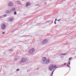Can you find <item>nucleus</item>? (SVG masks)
<instances>
[{
  "label": "nucleus",
  "mask_w": 76,
  "mask_h": 76,
  "mask_svg": "<svg viewBox=\"0 0 76 76\" xmlns=\"http://www.w3.org/2000/svg\"><path fill=\"white\" fill-rule=\"evenodd\" d=\"M35 51V50L34 49V48H32L31 49L29 50L28 53L30 54H32Z\"/></svg>",
  "instance_id": "f257e3e1"
},
{
  "label": "nucleus",
  "mask_w": 76,
  "mask_h": 76,
  "mask_svg": "<svg viewBox=\"0 0 76 76\" xmlns=\"http://www.w3.org/2000/svg\"><path fill=\"white\" fill-rule=\"evenodd\" d=\"M47 60V58H46V57H43V59L42 61V63L43 64H45V61H46V60Z\"/></svg>",
  "instance_id": "f03ea898"
},
{
  "label": "nucleus",
  "mask_w": 76,
  "mask_h": 76,
  "mask_svg": "<svg viewBox=\"0 0 76 76\" xmlns=\"http://www.w3.org/2000/svg\"><path fill=\"white\" fill-rule=\"evenodd\" d=\"M48 42V40L47 39H45L44 40H43L42 41V44L43 45H44V44H45L47 43Z\"/></svg>",
  "instance_id": "7ed1b4c3"
},
{
  "label": "nucleus",
  "mask_w": 76,
  "mask_h": 76,
  "mask_svg": "<svg viewBox=\"0 0 76 76\" xmlns=\"http://www.w3.org/2000/svg\"><path fill=\"white\" fill-rule=\"evenodd\" d=\"M1 28L2 29H5V28H6V25H5L4 24H3L1 25Z\"/></svg>",
  "instance_id": "20e7f679"
},
{
  "label": "nucleus",
  "mask_w": 76,
  "mask_h": 76,
  "mask_svg": "<svg viewBox=\"0 0 76 76\" xmlns=\"http://www.w3.org/2000/svg\"><path fill=\"white\" fill-rule=\"evenodd\" d=\"M26 61H27V59L25 58H23L21 59V61L22 63H24V62H25Z\"/></svg>",
  "instance_id": "39448f33"
},
{
  "label": "nucleus",
  "mask_w": 76,
  "mask_h": 76,
  "mask_svg": "<svg viewBox=\"0 0 76 76\" xmlns=\"http://www.w3.org/2000/svg\"><path fill=\"white\" fill-rule=\"evenodd\" d=\"M53 65L51 64L49 66V69L51 71V70H53Z\"/></svg>",
  "instance_id": "423d86ee"
},
{
  "label": "nucleus",
  "mask_w": 76,
  "mask_h": 76,
  "mask_svg": "<svg viewBox=\"0 0 76 76\" xmlns=\"http://www.w3.org/2000/svg\"><path fill=\"white\" fill-rule=\"evenodd\" d=\"M13 3H12V2H10L8 3L9 6H11V7H12V6H13Z\"/></svg>",
  "instance_id": "0eeeda50"
},
{
  "label": "nucleus",
  "mask_w": 76,
  "mask_h": 76,
  "mask_svg": "<svg viewBox=\"0 0 76 76\" xmlns=\"http://www.w3.org/2000/svg\"><path fill=\"white\" fill-rule=\"evenodd\" d=\"M50 62V59H48L47 60H46V61L45 62V64H48Z\"/></svg>",
  "instance_id": "6e6552de"
},
{
  "label": "nucleus",
  "mask_w": 76,
  "mask_h": 76,
  "mask_svg": "<svg viewBox=\"0 0 76 76\" xmlns=\"http://www.w3.org/2000/svg\"><path fill=\"white\" fill-rule=\"evenodd\" d=\"M12 12V10H10L9 11L7 10L6 11V13H10V12Z\"/></svg>",
  "instance_id": "1a4fd4ad"
},
{
  "label": "nucleus",
  "mask_w": 76,
  "mask_h": 76,
  "mask_svg": "<svg viewBox=\"0 0 76 76\" xmlns=\"http://www.w3.org/2000/svg\"><path fill=\"white\" fill-rule=\"evenodd\" d=\"M9 20L10 22H12V21H13V18H10L9 19Z\"/></svg>",
  "instance_id": "9d476101"
},
{
  "label": "nucleus",
  "mask_w": 76,
  "mask_h": 76,
  "mask_svg": "<svg viewBox=\"0 0 76 76\" xmlns=\"http://www.w3.org/2000/svg\"><path fill=\"white\" fill-rule=\"evenodd\" d=\"M30 4L29 3V2H28V3H27V4H26V6H30Z\"/></svg>",
  "instance_id": "9b49d317"
},
{
  "label": "nucleus",
  "mask_w": 76,
  "mask_h": 76,
  "mask_svg": "<svg viewBox=\"0 0 76 76\" xmlns=\"http://www.w3.org/2000/svg\"><path fill=\"white\" fill-rule=\"evenodd\" d=\"M17 4H19V5H20L21 3H20V2L19 1H17Z\"/></svg>",
  "instance_id": "f8f14e48"
},
{
  "label": "nucleus",
  "mask_w": 76,
  "mask_h": 76,
  "mask_svg": "<svg viewBox=\"0 0 76 76\" xmlns=\"http://www.w3.org/2000/svg\"><path fill=\"white\" fill-rule=\"evenodd\" d=\"M67 53H62L61 54V55H64V56H66V55H67Z\"/></svg>",
  "instance_id": "ddd939ff"
},
{
  "label": "nucleus",
  "mask_w": 76,
  "mask_h": 76,
  "mask_svg": "<svg viewBox=\"0 0 76 76\" xmlns=\"http://www.w3.org/2000/svg\"><path fill=\"white\" fill-rule=\"evenodd\" d=\"M12 11H15V10H16V9H15V7H13V8H12Z\"/></svg>",
  "instance_id": "4468645a"
},
{
  "label": "nucleus",
  "mask_w": 76,
  "mask_h": 76,
  "mask_svg": "<svg viewBox=\"0 0 76 76\" xmlns=\"http://www.w3.org/2000/svg\"><path fill=\"white\" fill-rule=\"evenodd\" d=\"M57 66L56 65H54V66H53V68L56 69V68H57Z\"/></svg>",
  "instance_id": "2eb2a0df"
},
{
  "label": "nucleus",
  "mask_w": 76,
  "mask_h": 76,
  "mask_svg": "<svg viewBox=\"0 0 76 76\" xmlns=\"http://www.w3.org/2000/svg\"><path fill=\"white\" fill-rule=\"evenodd\" d=\"M3 18V15L0 16V19H1V18Z\"/></svg>",
  "instance_id": "dca6fc26"
},
{
  "label": "nucleus",
  "mask_w": 76,
  "mask_h": 76,
  "mask_svg": "<svg viewBox=\"0 0 76 76\" xmlns=\"http://www.w3.org/2000/svg\"><path fill=\"white\" fill-rule=\"evenodd\" d=\"M14 15H16V14H17V13H16V12L15 11L14 12Z\"/></svg>",
  "instance_id": "f3484780"
},
{
  "label": "nucleus",
  "mask_w": 76,
  "mask_h": 76,
  "mask_svg": "<svg viewBox=\"0 0 76 76\" xmlns=\"http://www.w3.org/2000/svg\"><path fill=\"white\" fill-rule=\"evenodd\" d=\"M50 21H50V20H49V21H48L47 22H46V23H48V22H50Z\"/></svg>",
  "instance_id": "a211bd4d"
},
{
  "label": "nucleus",
  "mask_w": 76,
  "mask_h": 76,
  "mask_svg": "<svg viewBox=\"0 0 76 76\" xmlns=\"http://www.w3.org/2000/svg\"><path fill=\"white\" fill-rule=\"evenodd\" d=\"M19 69H16V71H17V72H18V71H19Z\"/></svg>",
  "instance_id": "6ab92c4d"
},
{
  "label": "nucleus",
  "mask_w": 76,
  "mask_h": 76,
  "mask_svg": "<svg viewBox=\"0 0 76 76\" xmlns=\"http://www.w3.org/2000/svg\"><path fill=\"white\" fill-rule=\"evenodd\" d=\"M3 16H4V17H6V16H7V15H3Z\"/></svg>",
  "instance_id": "aec40b11"
},
{
  "label": "nucleus",
  "mask_w": 76,
  "mask_h": 76,
  "mask_svg": "<svg viewBox=\"0 0 76 76\" xmlns=\"http://www.w3.org/2000/svg\"><path fill=\"white\" fill-rule=\"evenodd\" d=\"M72 57H71V58H69V60H71V59H72Z\"/></svg>",
  "instance_id": "412c9836"
},
{
  "label": "nucleus",
  "mask_w": 76,
  "mask_h": 76,
  "mask_svg": "<svg viewBox=\"0 0 76 76\" xmlns=\"http://www.w3.org/2000/svg\"><path fill=\"white\" fill-rule=\"evenodd\" d=\"M68 64L69 65H70V62H69L68 63Z\"/></svg>",
  "instance_id": "4be33fe9"
},
{
  "label": "nucleus",
  "mask_w": 76,
  "mask_h": 76,
  "mask_svg": "<svg viewBox=\"0 0 76 76\" xmlns=\"http://www.w3.org/2000/svg\"><path fill=\"white\" fill-rule=\"evenodd\" d=\"M60 20H61V19L58 20L57 21H58V22H59V21H60Z\"/></svg>",
  "instance_id": "5701e85b"
},
{
  "label": "nucleus",
  "mask_w": 76,
  "mask_h": 76,
  "mask_svg": "<svg viewBox=\"0 0 76 76\" xmlns=\"http://www.w3.org/2000/svg\"><path fill=\"white\" fill-rule=\"evenodd\" d=\"M54 72H53V71L52 72V75H51V76H53V73Z\"/></svg>",
  "instance_id": "b1692460"
},
{
  "label": "nucleus",
  "mask_w": 76,
  "mask_h": 76,
  "mask_svg": "<svg viewBox=\"0 0 76 76\" xmlns=\"http://www.w3.org/2000/svg\"><path fill=\"white\" fill-rule=\"evenodd\" d=\"M15 60H17V59L16 58H14Z\"/></svg>",
  "instance_id": "393cba45"
},
{
  "label": "nucleus",
  "mask_w": 76,
  "mask_h": 76,
  "mask_svg": "<svg viewBox=\"0 0 76 76\" xmlns=\"http://www.w3.org/2000/svg\"><path fill=\"white\" fill-rule=\"evenodd\" d=\"M57 18L55 19V21L56 22V21H57Z\"/></svg>",
  "instance_id": "a878e982"
},
{
  "label": "nucleus",
  "mask_w": 76,
  "mask_h": 76,
  "mask_svg": "<svg viewBox=\"0 0 76 76\" xmlns=\"http://www.w3.org/2000/svg\"><path fill=\"white\" fill-rule=\"evenodd\" d=\"M54 23H55V24H56V21H55L54 22Z\"/></svg>",
  "instance_id": "bb28decb"
},
{
  "label": "nucleus",
  "mask_w": 76,
  "mask_h": 76,
  "mask_svg": "<svg viewBox=\"0 0 76 76\" xmlns=\"http://www.w3.org/2000/svg\"><path fill=\"white\" fill-rule=\"evenodd\" d=\"M64 65H66V63H64L63 64Z\"/></svg>",
  "instance_id": "cd10ccee"
},
{
  "label": "nucleus",
  "mask_w": 76,
  "mask_h": 76,
  "mask_svg": "<svg viewBox=\"0 0 76 76\" xmlns=\"http://www.w3.org/2000/svg\"><path fill=\"white\" fill-rule=\"evenodd\" d=\"M5 34V32H3L2 33V34Z\"/></svg>",
  "instance_id": "c85d7f7f"
},
{
  "label": "nucleus",
  "mask_w": 76,
  "mask_h": 76,
  "mask_svg": "<svg viewBox=\"0 0 76 76\" xmlns=\"http://www.w3.org/2000/svg\"><path fill=\"white\" fill-rule=\"evenodd\" d=\"M10 51H12V49H10Z\"/></svg>",
  "instance_id": "c756f323"
},
{
  "label": "nucleus",
  "mask_w": 76,
  "mask_h": 76,
  "mask_svg": "<svg viewBox=\"0 0 76 76\" xmlns=\"http://www.w3.org/2000/svg\"><path fill=\"white\" fill-rule=\"evenodd\" d=\"M67 66V67H69L70 68V66H69L68 65V66Z\"/></svg>",
  "instance_id": "7c9ffc66"
},
{
  "label": "nucleus",
  "mask_w": 76,
  "mask_h": 76,
  "mask_svg": "<svg viewBox=\"0 0 76 76\" xmlns=\"http://www.w3.org/2000/svg\"><path fill=\"white\" fill-rule=\"evenodd\" d=\"M24 37V36H21L20 37Z\"/></svg>",
  "instance_id": "2f4dec72"
},
{
  "label": "nucleus",
  "mask_w": 76,
  "mask_h": 76,
  "mask_svg": "<svg viewBox=\"0 0 76 76\" xmlns=\"http://www.w3.org/2000/svg\"><path fill=\"white\" fill-rule=\"evenodd\" d=\"M45 4H47V2H45Z\"/></svg>",
  "instance_id": "473e14b6"
},
{
  "label": "nucleus",
  "mask_w": 76,
  "mask_h": 76,
  "mask_svg": "<svg viewBox=\"0 0 76 76\" xmlns=\"http://www.w3.org/2000/svg\"><path fill=\"white\" fill-rule=\"evenodd\" d=\"M68 65H69V64H67L66 65V66H68Z\"/></svg>",
  "instance_id": "72a5a7b5"
},
{
  "label": "nucleus",
  "mask_w": 76,
  "mask_h": 76,
  "mask_svg": "<svg viewBox=\"0 0 76 76\" xmlns=\"http://www.w3.org/2000/svg\"><path fill=\"white\" fill-rule=\"evenodd\" d=\"M53 72H54V70L53 71Z\"/></svg>",
  "instance_id": "f704fd0d"
},
{
  "label": "nucleus",
  "mask_w": 76,
  "mask_h": 76,
  "mask_svg": "<svg viewBox=\"0 0 76 76\" xmlns=\"http://www.w3.org/2000/svg\"><path fill=\"white\" fill-rule=\"evenodd\" d=\"M75 4H76V2L75 3Z\"/></svg>",
  "instance_id": "c9c22d12"
},
{
  "label": "nucleus",
  "mask_w": 76,
  "mask_h": 76,
  "mask_svg": "<svg viewBox=\"0 0 76 76\" xmlns=\"http://www.w3.org/2000/svg\"><path fill=\"white\" fill-rule=\"evenodd\" d=\"M36 6H38V5H36Z\"/></svg>",
  "instance_id": "e433bc0d"
},
{
  "label": "nucleus",
  "mask_w": 76,
  "mask_h": 76,
  "mask_svg": "<svg viewBox=\"0 0 76 76\" xmlns=\"http://www.w3.org/2000/svg\"><path fill=\"white\" fill-rule=\"evenodd\" d=\"M62 2V1H61Z\"/></svg>",
  "instance_id": "4c0bfd02"
},
{
  "label": "nucleus",
  "mask_w": 76,
  "mask_h": 76,
  "mask_svg": "<svg viewBox=\"0 0 76 76\" xmlns=\"http://www.w3.org/2000/svg\"><path fill=\"white\" fill-rule=\"evenodd\" d=\"M22 0L23 1V0Z\"/></svg>",
  "instance_id": "58836bf2"
},
{
  "label": "nucleus",
  "mask_w": 76,
  "mask_h": 76,
  "mask_svg": "<svg viewBox=\"0 0 76 76\" xmlns=\"http://www.w3.org/2000/svg\"><path fill=\"white\" fill-rule=\"evenodd\" d=\"M67 73H67L66 74H67Z\"/></svg>",
  "instance_id": "ea45409f"
},
{
  "label": "nucleus",
  "mask_w": 76,
  "mask_h": 76,
  "mask_svg": "<svg viewBox=\"0 0 76 76\" xmlns=\"http://www.w3.org/2000/svg\"><path fill=\"white\" fill-rule=\"evenodd\" d=\"M67 73H67L66 74H67Z\"/></svg>",
  "instance_id": "a19ab883"
},
{
  "label": "nucleus",
  "mask_w": 76,
  "mask_h": 76,
  "mask_svg": "<svg viewBox=\"0 0 76 76\" xmlns=\"http://www.w3.org/2000/svg\"><path fill=\"white\" fill-rule=\"evenodd\" d=\"M67 73H67L66 74H67Z\"/></svg>",
  "instance_id": "79ce46f5"
},
{
  "label": "nucleus",
  "mask_w": 76,
  "mask_h": 76,
  "mask_svg": "<svg viewBox=\"0 0 76 76\" xmlns=\"http://www.w3.org/2000/svg\"><path fill=\"white\" fill-rule=\"evenodd\" d=\"M67 73H67L66 74H67Z\"/></svg>",
  "instance_id": "37998d69"
}]
</instances>
